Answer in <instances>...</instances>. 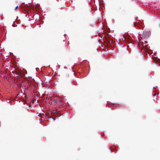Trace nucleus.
<instances>
[{"label": "nucleus", "instance_id": "nucleus-1", "mask_svg": "<svg viewBox=\"0 0 160 160\" xmlns=\"http://www.w3.org/2000/svg\"><path fill=\"white\" fill-rule=\"evenodd\" d=\"M58 101H59V100H58V98L56 99H55V100H54V103H57L58 102Z\"/></svg>", "mask_w": 160, "mask_h": 160}, {"label": "nucleus", "instance_id": "nucleus-2", "mask_svg": "<svg viewBox=\"0 0 160 160\" xmlns=\"http://www.w3.org/2000/svg\"><path fill=\"white\" fill-rule=\"evenodd\" d=\"M58 102L60 103V105H62V101L59 98H58Z\"/></svg>", "mask_w": 160, "mask_h": 160}, {"label": "nucleus", "instance_id": "nucleus-3", "mask_svg": "<svg viewBox=\"0 0 160 160\" xmlns=\"http://www.w3.org/2000/svg\"><path fill=\"white\" fill-rule=\"evenodd\" d=\"M49 103L50 104H53L54 103V101H51L49 102Z\"/></svg>", "mask_w": 160, "mask_h": 160}, {"label": "nucleus", "instance_id": "nucleus-4", "mask_svg": "<svg viewBox=\"0 0 160 160\" xmlns=\"http://www.w3.org/2000/svg\"><path fill=\"white\" fill-rule=\"evenodd\" d=\"M18 8V6H17L14 9V10H16Z\"/></svg>", "mask_w": 160, "mask_h": 160}]
</instances>
